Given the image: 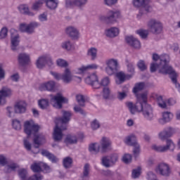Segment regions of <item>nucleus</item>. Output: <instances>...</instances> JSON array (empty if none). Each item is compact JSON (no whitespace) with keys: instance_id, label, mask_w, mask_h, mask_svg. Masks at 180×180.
<instances>
[{"instance_id":"f257e3e1","label":"nucleus","mask_w":180,"mask_h":180,"mask_svg":"<svg viewBox=\"0 0 180 180\" xmlns=\"http://www.w3.org/2000/svg\"><path fill=\"white\" fill-rule=\"evenodd\" d=\"M153 61L150 63V72H155L158 70L160 74L167 75L172 74V67L169 66V55L163 54L160 56L157 53H153L152 56Z\"/></svg>"},{"instance_id":"f03ea898","label":"nucleus","mask_w":180,"mask_h":180,"mask_svg":"<svg viewBox=\"0 0 180 180\" xmlns=\"http://www.w3.org/2000/svg\"><path fill=\"white\" fill-rule=\"evenodd\" d=\"M39 130L40 126L34 123V121L32 120L25 122L24 131L27 135V139H29V136L32 134H34L33 142L34 144H35L34 148L36 150H39V147L46 143V136L43 135V134H36Z\"/></svg>"},{"instance_id":"7ed1b4c3","label":"nucleus","mask_w":180,"mask_h":180,"mask_svg":"<svg viewBox=\"0 0 180 180\" xmlns=\"http://www.w3.org/2000/svg\"><path fill=\"white\" fill-rule=\"evenodd\" d=\"M142 101L143 103L142 104V112L143 116L146 120L148 122H152L154 120V109L151 105L147 103V94H142Z\"/></svg>"},{"instance_id":"20e7f679","label":"nucleus","mask_w":180,"mask_h":180,"mask_svg":"<svg viewBox=\"0 0 180 180\" xmlns=\"http://www.w3.org/2000/svg\"><path fill=\"white\" fill-rule=\"evenodd\" d=\"M121 14L119 10H113L108 12L107 15H101L99 17L101 22H105L108 25L116 23L117 19H120Z\"/></svg>"},{"instance_id":"39448f33","label":"nucleus","mask_w":180,"mask_h":180,"mask_svg":"<svg viewBox=\"0 0 180 180\" xmlns=\"http://www.w3.org/2000/svg\"><path fill=\"white\" fill-rule=\"evenodd\" d=\"M124 143L127 146H131L134 148L133 149V155L134 158H137L139 155H140V153L141 151L140 148V144L137 143V140L136 139V136L134 135H129L126 136L124 139Z\"/></svg>"},{"instance_id":"423d86ee","label":"nucleus","mask_w":180,"mask_h":180,"mask_svg":"<svg viewBox=\"0 0 180 180\" xmlns=\"http://www.w3.org/2000/svg\"><path fill=\"white\" fill-rule=\"evenodd\" d=\"M143 94L137 96V102L134 104L132 102H127L126 105L131 115H136L137 112H140L143 110Z\"/></svg>"},{"instance_id":"0eeeda50","label":"nucleus","mask_w":180,"mask_h":180,"mask_svg":"<svg viewBox=\"0 0 180 180\" xmlns=\"http://www.w3.org/2000/svg\"><path fill=\"white\" fill-rule=\"evenodd\" d=\"M50 102L53 108L56 109H62L63 103H68V99L63 96V94L58 93L56 95H50Z\"/></svg>"},{"instance_id":"6e6552de","label":"nucleus","mask_w":180,"mask_h":180,"mask_svg":"<svg viewBox=\"0 0 180 180\" xmlns=\"http://www.w3.org/2000/svg\"><path fill=\"white\" fill-rule=\"evenodd\" d=\"M119 161V154L112 153L109 156H104L101 159V164L105 168L113 167Z\"/></svg>"},{"instance_id":"1a4fd4ad","label":"nucleus","mask_w":180,"mask_h":180,"mask_svg":"<svg viewBox=\"0 0 180 180\" xmlns=\"http://www.w3.org/2000/svg\"><path fill=\"white\" fill-rule=\"evenodd\" d=\"M148 27L153 34H160L162 32V23L158 20L151 18L148 22Z\"/></svg>"},{"instance_id":"9d476101","label":"nucleus","mask_w":180,"mask_h":180,"mask_svg":"<svg viewBox=\"0 0 180 180\" xmlns=\"http://www.w3.org/2000/svg\"><path fill=\"white\" fill-rule=\"evenodd\" d=\"M40 26V23L37 22H32L30 24L21 23L20 24L19 30L22 33H27V34H33L35 29Z\"/></svg>"},{"instance_id":"9b49d317","label":"nucleus","mask_w":180,"mask_h":180,"mask_svg":"<svg viewBox=\"0 0 180 180\" xmlns=\"http://www.w3.org/2000/svg\"><path fill=\"white\" fill-rule=\"evenodd\" d=\"M167 146H157L153 145L152 149L158 153H165L169 150L170 151H174L175 150V143L171 139H167L166 141Z\"/></svg>"},{"instance_id":"f8f14e48","label":"nucleus","mask_w":180,"mask_h":180,"mask_svg":"<svg viewBox=\"0 0 180 180\" xmlns=\"http://www.w3.org/2000/svg\"><path fill=\"white\" fill-rule=\"evenodd\" d=\"M106 67H105V72L108 75H113L115 72H117V66L119 65V63L116 59H108L105 61Z\"/></svg>"},{"instance_id":"ddd939ff","label":"nucleus","mask_w":180,"mask_h":180,"mask_svg":"<svg viewBox=\"0 0 180 180\" xmlns=\"http://www.w3.org/2000/svg\"><path fill=\"white\" fill-rule=\"evenodd\" d=\"M85 82L87 85H91L94 89H99L101 88V83L96 73L89 75L85 79Z\"/></svg>"},{"instance_id":"4468645a","label":"nucleus","mask_w":180,"mask_h":180,"mask_svg":"<svg viewBox=\"0 0 180 180\" xmlns=\"http://www.w3.org/2000/svg\"><path fill=\"white\" fill-rule=\"evenodd\" d=\"M63 130H67V125H65V127L61 125L60 127L58 124H56V127L54 128L53 134V140L55 141H61V140H63Z\"/></svg>"},{"instance_id":"2eb2a0df","label":"nucleus","mask_w":180,"mask_h":180,"mask_svg":"<svg viewBox=\"0 0 180 180\" xmlns=\"http://www.w3.org/2000/svg\"><path fill=\"white\" fill-rule=\"evenodd\" d=\"M16 33H18V32L15 29L11 30V50H13V51H16V50L19 49V43L20 41L19 39V35Z\"/></svg>"},{"instance_id":"dca6fc26","label":"nucleus","mask_w":180,"mask_h":180,"mask_svg":"<svg viewBox=\"0 0 180 180\" xmlns=\"http://www.w3.org/2000/svg\"><path fill=\"white\" fill-rule=\"evenodd\" d=\"M156 171L162 176H169L171 175V168L167 163H160L158 166Z\"/></svg>"},{"instance_id":"f3484780","label":"nucleus","mask_w":180,"mask_h":180,"mask_svg":"<svg viewBox=\"0 0 180 180\" xmlns=\"http://www.w3.org/2000/svg\"><path fill=\"white\" fill-rule=\"evenodd\" d=\"M99 144L102 153H107L112 148V141L108 137H103Z\"/></svg>"},{"instance_id":"a211bd4d","label":"nucleus","mask_w":180,"mask_h":180,"mask_svg":"<svg viewBox=\"0 0 180 180\" xmlns=\"http://www.w3.org/2000/svg\"><path fill=\"white\" fill-rule=\"evenodd\" d=\"M27 104L24 101H17L14 105L15 113L22 115V113H26Z\"/></svg>"},{"instance_id":"6ab92c4d","label":"nucleus","mask_w":180,"mask_h":180,"mask_svg":"<svg viewBox=\"0 0 180 180\" xmlns=\"http://www.w3.org/2000/svg\"><path fill=\"white\" fill-rule=\"evenodd\" d=\"M66 34L73 40H78L79 39V31L75 27H68L66 28Z\"/></svg>"},{"instance_id":"aec40b11","label":"nucleus","mask_w":180,"mask_h":180,"mask_svg":"<svg viewBox=\"0 0 180 180\" xmlns=\"http://www.w3.org/2000/svg\"><path fill=\"white\" fill-rule=\"evenodd\" d=\"M12 96V90L8 86H3L0 90V103H2V101H5V98H11Z\"/></svg>"},{"instance_id":"412c9836","label":"nucleus","mask_w":180,"mask_h":180,"mask_svg":"<svg viewBox=\"0 0 180 180\" xmlns=\"http://www.w3.org/2000/svg\"><path fill=\"white\" fill-rule=\"evenodd\" d=\"M40 91H49V92H54L56 91V82L54 81H49L43 83L39 86Z\"/></svg>"},{"instance_id":"4be33fe9","label":"nucleus","mask_w":180,"mask_h":180,"mask_svg":"<svg viewBox=\"0 0 180 180\" xmlns=\"http://www.w3.org/2000/svg\"><path fill=\"white\" fill-rule=\"evenodd\" d=\"M30 63V56L27 53H22L18 55V64L21 67H25V65H29Z\"/></svg>"},{"instance_id":"5701e85b","label":"nucleus","mask_w":180,"mask_h":180,"mask_svg":"<svg viewBox=\"0 0 180 180\" xmlns=\"http://www.w3.org/2000/svg\"><path fill=\"white\" fill-rule=\"evenodd\" d=\"M172 134H174V129L167 127L160 132L158 136L160 140H167V139L172 137Z\"/></svg>"},{"instance_id":"b1692460","label":"nucleus","mask_w":180,"mask_h":180,"mask_svg":"<svg viewBox=\"0 0 180 180\" xmlns=\"http://www.w3.org/2000/svg\"><path fill=\"white\" fill-rule=\"evenodd\" d=\"M62 117L59 118V121L62 123V126L63 127H65L67 126V123L71 120V116H72V114L70 111H62Z\"/></svg>"},{"instance_id":"393cba45","label":"nucleus","mask_w":180,"mask_h":180,"mask_svg":"<svg viewBox=\"0 0 180 180\" xmlns=\"http://www.w3.org/2000/svg\"><path fill=\"white\" fill-rule=\"evenodd\" d=\"M126 41L129 46L134 47V49H140L141 44L139 39L134 38V37L130 36L126 37Z\"/></svg>"},{"instance_id":"a878e982","label":"nucleus","mask_w":180,"mask_h":180,"mask_svg":"<svg viewBox=\"0 0 180 180\" xmlns=\"http://www.w3.org/2000/svg\"><path fill=\"white\" fill-rule=\"evenodd\" d=\"M91 171V165L89 163L84 165L82 174L80 175L79 180H89V172Z\"/></svg>"},{"instance_id":"bb28decb","label":"nucleus","mask_w":180,"mask_h":180,"mask_svg":"<svg viewBox=\"0 0 180 180\" xmlns=\"http://www.w3.org/2000/svg\"><path fill=\"white\" fill-rule=\"evenodd\" d=\"M41 155L44 157H46L49 160V161L52 162L53 164L56 162H58V158L54 155V154L49 152V150L43 149L41 152Z\"/></svg>"},{"instance_id":"cd10ccee","label":"nucleus","mask_w":180,"mask_h":180,"mask_svg":"<svg viewBox=\"0 0 180 180\" xmlns=\"http://www.w3.org/2000/svg\"><path fill=\"white\" fill-rule=\"evenodd\" d=\"M61 79L64 84H70L72 81V75L70 69H65L64 73L62 75Z\"/></svg>"},{"instance_id":"c85d7f7f","label":"nucleus","mask_w":180,"mask_h":180,"mask_svg":"<svg viewBox=\"0 0 180 180\" xmlns=\"http://www.w3.org/2000/svg\"><path fill=\"white\" fill-rule=\"evenodd\" d=\"M46 61H47V55H44L42 56H40L37 60V62H36V65L37 68H39V70H41V68H44V67H46Z\"/></svg>"},{"instance_id":"c756f323","label":"nucleus","mask_w":180,"mask_h":180,"mask_svg":"<svg viewBox=\"0 0 180 180\" xmlns=\"http://www.w3.org/2000/svg\"><path fill=\"white\" fill-rule=\"evenodd\" d=\"M89 151L91 154H98L99 151H101V145L98 143H94L89 145Z\"/></svg>"},{"instance_id":"7c9ffc66","label":"nucleus","mask_w":180,"mask_h":180,"mask_svg":"<svg viewBox=\"0 0 180 180\" xmlns=\"http://www.w3.org/2000/svg\"><path fill=\"white\" fill-rule=\"evenodd\" d=\"M23 143L24 147L27 150V151H31L32 154H39V150L36 148H32V143H30L27 139H24Z\"/></svg>"},{"instance_id":"2f4dec72","label":"nucleus","mask_w":180,"mask_h":180,"mask_svg":"<svg viewBox=\"0 0 180 180\" xmlns=\"http://www.w3.org/2000/svg\"><path fill=\"white\" fill-rule=\"evenodd\" d=\"M107 37H116L119 34V29L116 27H112L105 30Z\"/></svg>"},{"instance_id":"473e14b6","label":"nucleus","mask_w":180,"mask_h":180,"mask_svg":"<svg viewBox=\"0 0 180 180\" xmlns=\"http://www.w3.org/2000/svg\"><path fill=\"white\" fill-rule=\"evenodd\" d=\"M18 11H20V13H22V15H27L28 16H34V13L29 11V7L26 5L22 4L19 6Z\"/></svg>"},{"instance_id":"72a5a7b5","label":"nucleus","mask_w":180,"mask_h":180,"mask_svg":"<svg viewBox=\"0 0 180 180\" xmlns=\"http://www.w3.org/2000/svg\"><path fill=\"white\" fill-rule=\"evenodd\" d=\"M87 56L91 57L92 61L96 60L98 57V49L96 48L91 47L87 51Z\"/></svg>"},{"instance_id":"f704fd0d","label":"nucleus","mask_w":180,"mask_h":180,"mask_svg":"<svg viewBox=\"0 0 180 180\" xmlns=\"http://www.w3.org/2000/svg\"><path fill=\"white\" fill-rule=\"evenodd\" d=\"M99 66L95 63L89 65L87 66H82L81 68H78V71L80 73L85 72L86 71H88V70H97V68Z\"/></svg>"},{"instance_id":"c9c22d12","label":"nucleus","mask_w":180,"mask_h":180,"mask_svg":"<svg viewBox=\"0 0 180 180\" xmlns=\"http://www.w3.org/2000/svg\"><path fill=\"white\" fill-rule=\"evenodd\" d=\"M61 48L63 50H67V51H71V50H74V44L70 40H66L61 44Z\"/></svg>"},{"instance_id":"e433bc0d","label":"nucleus","mask_w":180,"mask_h":180,"mask_svg":"<svg viewBox=\"0 0 180 180\" xmlns=\"http://www.w3.org/2000/svg\"><path fill=\"white\" fill-rule=\"evenodd\" d=\"M169 75L170 79H172V82L176 86V88H178L179 91L180 92V84L178 83V81L176 80V72H175V70L172 69V73H168Z\"/></svg>"},{"instance_id":"4c0bfd02","label":"nucleus","mask_w":180,"mask_h":180,"mask_svg":"<svg viewBox=\"0 0 180 180\" xmlns=\"http://www.w3.org/2000/svg\"><path fill=\"white\" fill-rule=\"evenodd\" d=\"M78 139L76 136L68 135L65 139V143L68 146V144H77Z\"/></svg>"},{"instance_id":"58836bf2","label":"nucleus","mask_w":180,"mask_h":180,"mask_svg":"<svg viewBox=\"0 0 180 180\" xmlns=\"http://www.w3.org/2000/svg\"><path fill=\"white\" fill-rule=\"evenodd\" d=\"M16 168H19V165L17 163L11 162L5 167L4 172L9 174L12 171H15Z\"/></svg>"},{"instance_id":"ea45409f","label":"nucleus","mask_w":180,"mask_h":180,"mask_svg":"<svg viewBox=\"0 0 180 180\" xmlns=\"http://www.w3.org/2000/svg\"><path fill=\"white\" fill-rule=\"evenodd\" d=\"M45 4L49 9H56L58 6V0H46Z\"/></svg>"},{"instance_id":"a19ab883","label":"nucleus","mask_w":180,"mask_h":180,"mask_svg":"<svg viewBox=\"0 0 180 180\" xmlns=\"http://www.w3.org/2000/svg\"><path fill=\"white\" fill-rule=\"evenodd\" d=\"M172 117V113H171L170 112H165L162 113V119L160 120V123H162L161 122L168 123V122H171Z\"/></svg>"},{"instance_id":"79ce46f5","label":"nucleus","mask_w":180,"mask_h":180,"mask_svg":"<svg viewBox=\"0 0 180 180\" xmlns=\"http://www.w3.org/2000/svg\"><path fill=\"white\" fill-rule=\"evenodd\" d=\"M72 162L73 161L71 157H66L63 158V165L64 168H65L66 169H68V168H71V167H72Z\"/></svg>"},{"instance_id":"37998d69","label":"nucleus","mask_w":180,"mask_h":180,"mask_svg":"<svg viewBox=\"0 0 180 180\" xmlns=\"http://www.w3.org/2000/svg\"><path fill=\"white\" fill-rule=\"evenodd\" d=\"M46 0H36V1L32 5L33 11H39L41 6H43V4H45Z\"/></svg>"},{"instance_id":"c03bdc74","label":"nucleus","mask_w":180,"mask_h":180,"mask_svg":"<svg viewBox=\"0 0 180 180\" xmlns=\"http://www.w3.org/2000/svg\"><path fill=\"white\" fill-rule=\"evenodd\" d=\"M127 94H129V89L124 87V89L122 91L118 92L117 98L120 101H123L125 98L127 97Z\"/></svg>"},{"instance_id":"a18cd8bd","label":"nucleus","mask_w":180,"mask_h":180,"mask_svg":"<svg viewBox=\"0 0 180 180\" xmlns=\"http://www.w3.org/2000/svg\"><path fill=\"white\" fill-rule=\"evenodd\" d=\"M19 178L22 180H25L27 177V170L25 168H22L18 170Z\"/></svg>"},{"instance_id":"49530a36","label":"nucleus","mask_w":180,"mask_h":180,"mask_svg":"<svg viewBox=\"0 0 180 180\" xmlns=\"http://www.w3.org/2000/svg\"><path fill=\"white\" fill-rule=\"evenodd\" d=\"M116 77L118 79V81H116V84H117L118 85L120 84H123V82L124 81V79H126V75L122 72H117Z\"/></svg>"},{"instance_id":"de8ad7c7","label":"nucleus","mask_w":180,"mask_h":180,"mask_svg":"<svg viewBox=\"0 0 180 180\" xmlns=\"http://www.w3.org/2000/svg\"><path fill=\"white\" fill-rule=\"evenodd\" d=\"M38 105L41 109H47V108L49 107V100H39L38 102Z\"/></svg>"},{"instance_id":"09e8293b","label":"nucleus","mask_w":180,"mask_h":180,"mask_svg":"<svg viewBox=\"0 0 180 180\" xmlns=\"http://www.w3.org/2000/svg\"><path fill=\"white\" fill-rule=\"evenodd\" d=\"M157 101L160 108H162V109H165V108H167V102L162 98V96H158Z\"/></svg>"},{"instance_id":"8fccbe9b","label":"nucleus","mask_w":180,"mask_h":180,"mask_svg":"<svg viewBox=\"0 0 180 180\" xmlns=\"http://www.w3.org/2000/svg\"><path fill=\"white\" fill-rule=\"evenodd\" d=\"M30 168L33 172H40V171H41V165L39 163H34L31 165Z\"/></svg>"},{"instance_id":"3c124183","label":"nucleus","mask_w":180,"mask_h":180,"mask_svg":"<svg viewBox=\"0 0 180 180\" xmlns=\"http://www.w3.org/2000/svg\"><path fill=\"white\" fill-rule=\"evenodd\" d=\"M103 99H110V89L108 87H105L103 89Z\"/></svg>"},{"instance_id":"603ef678","label":"nucleus","mask_w":180,"mask_h":180,"mask_svg":"<svg viewBox=\"0 0 180 180\" xmlns=\"http://www.w3.org/2000/svg\"><path fill=\"white\" fill-rule=\"evenodd\" d=\"M144 82L137 84L133 89L134 94H137V92H139V91H143V89H144Z\"/></svg>"},{"instance_id":"864d4df0","label":"nucleus","mask_w":180,"mask_h":180,"mask_svg":"<svg viewBox=\"0 0 180 180\" xmlns=\"http://www.w3.org/2000/svg\"><path fill=\"white\" fill-rule=\"evenodd\" d=\"M133 4L135 8H143L146 4V0H134Z\"/></svg>"},{"instance_id":"5fc2aeb1","label":"nucleus","mask_w":180,"mask_h":180,"mask_svg":"<svg viewBox=\"0 0 180 180\" xmlns=\"http://www.w3.org/2000/svg\"><path fill=\"white\" fill-rule=\"evenodd\" d=\"M76 99L79 106H85V97L83 95H77Z\"/></svg>"},{"instance_id":"6e6d98bb","label":"nucleus","mask_w":180,"mask_h":180,"mask_svg":"<svg viewBox=\"0 0 180 180\" xmlns=\"http://www.w3.org/2000/svg\"><path fill=\"white\" fill-rule=\"evenodd\" d=\"M88 0H75V5L78 8H84V5H86Z\"/></svg>"},{"instance_id":"4d7b16f0","label":"nucleus","mask_w":180,"mask_h":180,"mask_svg":"<svg viewBox=\"0 0 180 180\" xmlns=\"http://www.w3.org/2000/svg\"><path fill=\"white\" fill-rule=\"evenodd\" d=\"M141 174V168L138 167L137 169H134L132 170V178H134V179L139 178V176H140Z\"/></svg>"},{"instance_id":"13d9d810","label":"nucleus","mask_w":180,"mask_h":180,"mask_svg":"<svg viewBox=\"0 0 180 180\" xmlns=\"http://www.w3.org/2000/svg\"><path fill=\"white\" fill-rule=\"evenodd\" d=\"M13 127L15 130H20L22 129V124H20V121L18 120H13Z\"/></svg>"},{"instance_id":"bf43d9fd","label":"nucleus","mask_w":180,"mask_h":180,"mask_svg":"<svg viewBox=\"0 0 180 180\" xmlns=\"http://www.w3.org/2000/svg\"><path fill=\"white\" fill-rule=\"evenodd\" d=\"M91 127L92 130H98V129L101 127V124L99 123V121L94 120L91 122Z\"/></svg>"},{"instance_id":"052dcab7","label":"nucleus","mask_w":180,"mask_h":180,"mask_svg":"<svg viewBox=\"0 0 180 180\" xmlns=\"http://www.w3.org/2000/svg\"><path fill=\"white\" fill-rule=\"evenodd\" d=\"M136 33L139 34L142 39H147V36H148V31L144 30H139L136 31Z\"/></svg>"},{"instance_id":"680f3d73","label":"nucleus","mask_w":180,"mask_h":180,"mask_svg":"<svg viewBox=\"0 0 180 180\" xmlns=\"http://www.w3.org/2000/svg\"><path fill=\"white\" fill-rule=\"evenodd\" d=\"M138 68L141 70V71H145V70H147V65H146V63L144 60H139L137 64Z\"/></svg>"},{"instance_id":"e2e57ef3","label":"nucleus","mask_w":180,"mask_h":180,"mask_svg":"<svg viewBox=\"0 0 180 180\" xmlns=\"http://www.w3.org/2000/svg\"><path fill=\"white\" fill-rule=\"evenodd\" d=\"M8 36V28L4 27L0 31V39H5Z\"/></svg>"},{"instance_id":"0e129e2a","label":"nucleus","mask_w":180,"mask_h":180,"mask_svg":"<svg viewBox=\"0 0 180 180\" xmlns=\"http://www.w3.org/2000/svg\"><path fill=\"white\" fill-rule=\"evenodd\" d=\"M57 65L58 67H67L68 65V63L67 61H65L64 59L59 58L56 60Z\"/></svg>"},{"instance_id":"69168bd1","label":"nucleus","mask_w":180,"mask_h":180,"mask_svg":"<svg viewBox=\"0 0 180 180\" xmlns=\"http://www.w3.org/2000/svg\"><path fill=\"white\" fill-rule=\"evenodd\" d=\"M146 178L147 180H158L157 175H155V174H154L153 172H148L147 173Z\"/></svg>"},{"instance_id":"338daca9","label":"nucleus","mask_w":180,"mask_h":180,"mask_svg":"<svg viewBox=\"0 0 180 180\" xmlns=\"http://www.w3.org/2000/svg\"><path fill=\"white\" fill-rule=\"evenodd\" d=\"M38 19L39 20V22H47L48 20V18H47V13H43L41 14H40L39 16H38Z\"/></svg>"},{"instance_id":"774afa93","label":"nucleus","mask_w":180,"mask_h":180,"mask_svg":"<svg viewBox=\"0 0 180 180\" xmlns=\"http://www.w3.org/2000/svg\"><path fill=\"white\" fill-rule=\"evenodd\" d=\"M43 179V175L40 174H36L33 176H30L28 180H42Z\"/></svg>"}]
</instances>
